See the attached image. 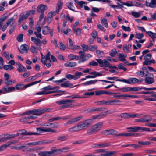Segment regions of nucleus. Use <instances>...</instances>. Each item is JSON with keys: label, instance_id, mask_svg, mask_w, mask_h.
Returning a JSON list of instances; mask_svg holds the SVG:
<instances>
[{"label": "nucleus", "instance_id": "obj_14", "mask_svg": "<svg viewBox=\"0 0 156 156\" xmlns=\"http://www.w3.org/2000/svg\"><path fill=\"white\" fill-rule=\"evenodd\" d=\"M106 109L105 107H93L88 108L87 111L89 113H91L95 112H101L104 111Z\"/></svg>", "mask_w": 156, "mask_h": 156}, {"label": "nucleus", "instance_id": "obj_51", "mask_svg": "<svg viewBox=\"0 0 156 156\" xmlns=\"http://www.w3.org/2000/svg\"><path fill=\"white\" fill-rule=\"evenodd\" d=\"M96 53L98 57H102L104 55V53L103 51L100 50H96Z\"/></svg>", "mask_w": 156, "mask_h": 156}, {"label": "nucleus", "instance_id": "obj_20", "mask_svg": "<svg viewBox=\"0 0 156 156\" xmlns=\"http://www.w3.org/2000/svg\"><path fill=\"white\" fill-rule=\"evenodd\" d=\"M16 65L18 66L17 70L20 73H22L23 72H26L27 71L26 68L22 66L20 63L17 62Z\"/></svg>", "mask_w": 156, "mask_h": 156}, {"label": "nucleus", "instance_id": "obj_10", "mask_svg": "<svg viewBox=\"0 0 156 156\" xmlns=\"http://www.w3.org/2000/svg\"><path fill=\"white\" fill-rule=\"evenodd\" d=\"M33 115H40L43 114L49 111L48 108L35 109L33 110Z\"/></svg>", "mask_w": 156, "mask_h": 156}, {"label": "nucleus", "instance_id": "obj_40", "mask_svg": "<svg viewBox=\"0 0 156 156\" xmlns=\"http://www.w3.org/2000/svg\"><path fill=\"white\" fill-rule=\"evenodd\" d=\"M133 6L143 8L144 7V5L141 3L134 1L133 2Z\"/></svg>", "mask_w": 156, "mask_h": 156}, {"label": "nucleus", "instance_id": "obj_7", "mask_svg": "<svg viewBox=\"0 0 156 156\" xmlns=\"http://www.w3.org/2000/svg\"><path fill=\"white\" fill-rule=\"evenodd\" d=\"M35 13V11L34 10L25 12L20 15L19 20L26 19L30 15L34 14Z\"/></svg>", "mask_w": 156, "mask_h": 156}, {"label": "nucleus", "instance_id": "obj_50", "mask_svg": "<svg viewBox=\"0 0 156 156\" xmlns=\"http://www.w3.org/2000/svg\"><path fill=\"white\" fill-rule=\"evenodd\" d=\"M67 6L69 8V9L74 11V7L73 5V3L71 2H69L67 4Z\"/></svg>", "mask_w": 156, "mask_h": 156}, {"label": "nucleus", "instance_id": "obj_34", "mask_svg": "<svg viewBox=\"0 0 156 156\" xmlns=\"http://www.w3.org/2000/svg\"><path fill=\"white\" fill-rule=\"evenodd\" d=\"M118 56L119 60L122 61L125 60V58L127 57V55H124L121 53H118Z\"/></svg>", "mask_w": 156, "mask_h": 156}, {"label": "nucleus", "instance_id": "obj_59", "mask_svg": "<svg viewBox=\"0 0 156 156\" xmlns=\"http://www.w3.org/2000/svg\"><path fill=\"white\" fill-rule=\"evenodd\" d=\"M132 15L135 18L139 17L140 16V14L139 12L132 11Z\"/></svg>", "mask_w": 156, "mask_h": 156}, {"label": "nucleus", "instance_id": "obj_25", "mask_svg": "<svg viewBox=\"0 0 156 156\" xmlns=\"http://www.w3.org/2000/svg\"><path fill=\"white\" fill-rule=\"evenodd\" d=\"M63 5V2L61 0H59L57 3L56 12L58 13L59 10L62 9Z\"/></svg>", "mask_w": 156, "mask_h": 156}, {"label": "nucleus", "instance_id": "obj_45", "mask_svg": "<svg viewBox=\"0 0 156 156\" xmlns=\"http://www.w3.org/2000/svg\"><path fill=\"white\" fill-rule=\"evenodd\" d=\"M146 33L151 38H156V34L151 31H146Z\"/></svg>", "mask_w": 156, "mask_h": 156}, {"label": "nucleus", "instance_id": "obj_23", "mask_svg": "<svg viewBox=\"0 0 156 156\" xmlns=\"http://www.w3.org/2000/svg\"><path fill=\"white\" fill-rule=\"evenodd\" d=\"M92 57V55L90 54H88L84 55L83 59L81 60H80L78 62L79 63H80L82 62H83L86 60H88L90 58Z\"/></svg>", "mask_w": 156, "mask_h": 156}, {"label": "nucleus", "instance_id": "obj_30", "mask_svg": "<svg viewBox=\"0 0 156 156\" xmlns=\"http://www.w3.org/2000/svg\"><path fill=\"white\" fill-rule=\"evenodd\" d=\"M73 0L74 2L77 4L81 8L83 7V5H85L87 4V2L83 1H79L77 0Z\"/></svg>", "mask_w": 156, "mask_h": 156}, {"label": "nucleus", "instance_id": "obj_55", "mask_svg": "<svg viewBox=\"0 0 156 156\" xmlns=\"http://www.w3.org/2000/svg\"><path fill=\"white\" fill-rule=\"evenodd\" d=\"M61 119V117L57 116L49 119L48 120L49 122H51L55 121Z\"/></svg>", "mask_w": 156, "mask_h": 156}, {"label": "nucleus", "instance_id": "obj_64", "mask_svg": "<svg viewBox=\"0 0 156 156\" xmlns=\"http://www.w3.org/2000/svg\"><path fill=\"white\" fill-rule=\"evenodd\" d=\"M136 73L137 75L140 77H143L145 75V73H144V71H143L141 70L138 71Z\"/></svg>", "mask_w": 156, "mask_h": 156}, {"label": "nucleus", "instance_id": "obj_39", "mask_svg": "<svg viewBox=\"0 0 156 156\" xmlns=\"http://www.w3.org/2000/svg\"><path fill=\"white\" fill-rule=\"evenodd\" d=\"M121 2H120L123 5H126L128 7L133 6V2L132 1H127L126 2H123L121 0Z\"/></svg>", "mask_w": 156, "mask_h": 156}, {"label": "nucleus", "instance_id": "obj_21", "mask_svg": "<svg viewBox=\"0 0 156 156\" xmlns=\"http://www.w3.org/2000/svg\"><path fill=\"white\" fill-rule=\"evenodd\" d=\"M103 72L101 71L100 72L94 71L91 72L89 74L92 75V76L93 77L92 78H95L98 76H101L103 75L102 73Z\"/></svg>", "mask_w": 156, "mask_h": 156}, {"label": "nucleus", "instance_id": "obj_13", "mask_svg": "<svg viewBox=\"0 0 156 156\" xmlns=\"http://www.w3.org/2000/svg\"><path fill=\"white\" fill-rule=\"evenodd\" d=\"M29 49V46L26 44H22L20 47V49H19L20 52L22 54L24 53H27Z\"/></svg>", "mask_w": 156, "mask_h": 156}, {"label": "nucleus", "instance_id": "obj_3", "mask_svg": "<svg viewBox=\"0 0 156 156\" xmlns=\"http://www.w3.org/2000/svg\"><path fill=\"white\" fill-rule=\"evenodd\" d=\"M115 109L112 110H109L104 112V113H101L99 114L94 115L92 117L93 120L99 119L106 116L108 114H111L115 112Z\"/></svg>", "mask_w": 156, "mask_h": 156}, {"label": "nucleus", "instance_id": "obj_27", "mask_svg": "<svg viewBox=\"0 0 156 156\" xmlns=\"http://www.w3.org/2000/svg\"><path fill=\"white\" fill-rule=\"evenodd\" d=\"M80 130L77 124L76 126H74L70 128L69 129L68 131L72 133L75 132L79 131Z\"/></svg>", "mask_w": 156, "mask_h": 156}, {"label": "nucleus", "instance_id": "obj_35", "mask_svg": "<svg viewBox=\"0 0 156 156\" xmlns=\"http://www.w3.org/2000/svg\"><path fill=\"white\" fill-rule=\"evenodd\" d=\"M50 30L48 26H44V28L42 30V34L44 35H46L50 33Z\"/></svg>", "mask_w": 156, "mask_h": 156}, {"label": "nucleus", "instance_id": "obj_15", "mask_svg": "<svg viewBox=\"0 0 156 156\" xmlns=\"http://www.w3.org/2000/svg\"><path fill=\"white\" fill-rule=\"evenodd\" d=\"M151 117L149 115H146L143 118L136 119V122H140L144 123L148 122L151 120Z\"/></svg>", "mask_w": 156, "mask_h": 156}, {"label": "nucleus", "instance_id": "obj_5", "mask_svg": "<svg viewBox=\"0 0 156 156\" xmlns=\"http://www.w3.org/2000/svg\"><path fill=\"white\" fill-rule=\"evenodd\" d=\"M127 129H129V131L136 132L138 131L143 132L148 131L150 132L151 130L150 128L145 127H140L135 126L134 127H129Z\"/></svg>", "mask_w": 156, "mask_h": 156}, {"label": "nucleus", "instance_id": "obj_11", "mask_svg": "<svg viewBox=\"0 0 156 156\" xmlns=\"http://www.w3.org/2000/svg\"><path fill=\"white\" fill-rule=\"evenodd\" d=\"M153 75L152 74H147V76H145V78L144 81L145 83L147 84H151L154 82V80L153 77Z\"/></svg>", "mask_w": 156, "mask_h": 156}, {"label": "nucleus", "instance_id": "obj_29", "mask_svg": "<svg viewBox=\"0 0 156 156\" xmlns=\"http://www.w3.org/2000/svg\"><path fill=\"white\" fill-rule=\"evenodd\" d=\"M98 80H91L82 83V85L83 86H87L91 84H94L98 82Z\"/></svg>", "mask_w": 156, "mask_h": 156}, {"label": "nucleus", "instance_id": "obj_61", "mask_svg": "<svg viewBox=\"0 0 156 156\" xmlns=\"http://www.w3.org/2000/svg\"><path fill=\"white\" fill-rule=\"evenodd\" d=\"M98 35V33L97 31L94 30H93L91 34V36L93 38H96L97 37Z\"/></svg>", "mask_w": 156, "mask_h": 156}, {"label": "nucleus", "instance_id": "obj_26", "mask_svg": "<svg viewBox=\"0 0 156 156\" xmlns=\"http://www.w3.org/2000/svg\"><path fill=\"white\" fill-rule=\"evenodd\" d=\"M95 104L99 105H108V100H104L101 101H98L94 102Z\"/></svg>", "mask_w": 156, "mask_h": 156}, {"label": "nucleus", "instance_id": "obj_18", "mask_svg": "<svg viewBox=\"0 0 156 156\" xmlns=\"http://www.w3.org/2000/svg\"><path fill=\"white\" fill-rule=\"evenodd\" d=\"M121 102V101L118 100H108V105H119L120 104Z\"/></svg>", "mask_w": 156, "mask_h": 156}, {"label": "nucleus", "instance_id": "obj_44", "mask_svg": "<svg viewBox=\"0 0 156 156\" xmlns=\"http://www.w3.org/2000/svg\"><path fill=\"white\" fill-rule=\"evenodd\" d=\"M66 136L65 135H62L58 137L57 138V140L58 141L62 142L66 141Z\"/></svg>", "mask_w": 156, "mask_h": 156}, {"label": "nucleus", "instance_id": "obj_57", "mask_svg": "<svg viewBox=\"0 0 156 156\" xmlns=\"http://www.w3.org/2000/svg\"><path fill=\"white\" fill-rule=\"evenodd\" d=\"M11 23V21L10 20H9L7 23L6 24L3 25L2 27V29L3 31H4L6 29L7 27L9 25L10 23Z\"/></svg>", "mask_w": 156, "mask_h": 156}, {"label": "nucleus", "instance_id": "obj_42", "mask_svg": "<svg viewBox=\"0 0 156 156\" xmlns=\"http://www.w3.org/2000/svg\"><path fill=\"white\" fill-rule=\"evenodd\" d=\"M39 20L37 23L35 29L37 32V33H40L41 30V28L40 27L41 21Z\"/></svg>", "mask_w": 156, "mask_h": 156}, {"label": "nucleus", "instance_id": "obj_28", "mask_svg": "<svg viewBox=\"0 0 156 156\" xmlns=\"http://www.w3.org/2000/svg\"><path fill=\"white\" fill-rule=\"evenodd\" d=\"M51 86L48 85L46 87H45L43 88L42 89L43 90V91L45 93H47L46 95L51 94V93H53V92L48 91V90H51Z\"/></svg>", "mask_w": 156, "mask_h": 156}, {"label": "nucleus", "instance_id": "obj_60", "mask_svg": "<svg viewBox=\"0 0 156 156\" xmlns=\"http://www.w3.org/2000/svg\"><path fill=\"white\" fill-rule=\"evenodd\" d=\"M142 114H137L129 113V118H134L140 116Z\"/></svg>", "mask_w": 156, "mask_h": 156}, {"label": "nucleus", "instance_id": "obj_38", "mask_svg": "<svg viewBox=\"0 0 156 156\" xmlns=\"http://www.w3.org/2000/svg\"><path fill=\"white\" fill-rule=\"evenodd\" d=\"M61 86L62 87H70L73 86V84L70 83L68 82H64L61 84Z\"/></svg>", "mask_w": 156, "mask_h": 156}, {"label": "nucleus", "instance_id": "obj_63", "mask_svg": "<svg viewBox=\"0 0 156 156\" xmlns=\"http://www.w3.org/2000/svg\"><path fill=\"white\" fill-rule=\"evenodd\" d=\"M23 34H21L18 35L17 37V39L19 42L23 41Z\"/></svg>", "mask_w": 156, "mask_h": 156}, {"label": "nucleus", "instance_id": "obj_41", "mask_svg": "<svg viewBox=\"0 0 156 156\" xmlns=\"http://www.w3.org/2000/svg\"><path fill=\"white\" fill-rule=\"evenodd\" d=\"M118 91H122L123 92L130 91V87H122L119 88Z\"/></svg>", "mask_w": 156, "mask_h": 156}, {"label": "nucleus", "instance_id": "obj_12", "mask_svg": "<svg viewBox=\"0 0 156 156\" xmlns=\"http://www.w3.org/2000/svg\"><path fill=\"white\" fill-rule=\"evenodd\" d=\"M101 133L105 135H113L116 136L117 132L114 129H107L102 131Z\"/></svg>", "mask_w": 156, "mask_h": 156}, {"label": "nucleus", "instance_id": "obj_16", "mask_svg": "<svg viewBox=\"0 0 156 156\" xmlns=\"http://www.w3.org/2000/svg\"><path fill=\"white\" fill-rule=\"evenodd\" d=\"M56 103L58 105H63L60 108V109L69 107L70 106L69 105H66V100H62L57 101L56 102Z\"/></svg>", "mask_w": 156, "mask_h": 156}, {"label": "nucleus", "instance_id": "obj_8", "mask_svg": "<svg viewBox=\"0 0 156 156\" xmlns=\"http://www.w3.org/2000/svg\"><path fill=\"white\" fill-rule=\"evenodd\" d=\"M96 60L98 62L100 66L101 67H108L110 65V63L105 59L102 60L100 58H98L96 59Z\"/></svg>", "mask_w": 156, "mask_h": 156}, {"label": "nucleus", "instance_id": "obj_4", "mask_svg": "<svg viewBox=\"0 0 156 156\" xmlns=\"http://www.w3.org/2000/svg\"><path fill=\"white\" fill-rule=\"evenodd\" d=\"M47 6L44 4H40L37 7V11L39 13H41L39 20H42L44 17V11L47 9Z\"/></svg>", "mask_w": 156, "mask_h": 156}, {"label": "nucleus", "instance_id": "obj_1", "mask_svg": "<svg viewBox=\"0 0 156 156\" xmlns=\"http://www.w3.org/2000/svg\"><path fill=\"white\" fill-rule=\"evenodd\" d=\"M103 125V122H102L96 123L87 130V133L89 135L96 133L100 130Z\"/></svg>", "mask_w": 156, "mask_h": 156}, {"label": "nucleus", "instance_id": "obj_62", "mask_svg": "<svg viewBox=\"0 0 156 156\" xmlns=\"http://www.w3.org/2000/svg\"><path fill=\"white\" fill-rule=\"evenodd\" d=\"M144 37L143 33H137L135 34V38L138 39H141Z\"/></svg>", "mask_w": 156, "mask_h": 156}, {"label": "nucleus", "instance_id": "obj_58", "mask_svg": "<svg viewBox=\"0 0 156 156\" xmlns=\"http://www.w3.org/2000/svg\"><path fill=\"white\" fill-rule=\"evenodd\" d=\"M55 13L56 12L55 11L49 12L48 14L47 19L51 18L53 16L55 15Z\"/></svg>", "mask_w": 156, "mask_h": 156}, {"label": "nucleus", "instance_id": "obj_46", "mask_svg": "<svg viewBox=\"0 0 156 156\" xmlns=\"http://www.w3.org/2000/svg\"><path fill=\"white\" fill-rule=\"evenodd\" d=\"M3 68L6 70H11L14 69V67L11 65H5Z\"/></svg>", "mask_w": 156, "mask_h": 156}, {"label": "nucleus", "instance_id": "obj_22", "mask_svg": "<svg viewBox=\"0 0 156 156\" xmlns=\"http://www.w3.org/2000/svg\"><path fill=\"white\" fill-rule=\"evenodd\" d=\"M109 144L108 143L97 144L94 145L93 147L94 148H102L108 147Z\"/></svg>", "mask_w": 156, "mask_h": 156}, {"label": "nucleus", "instance_id": "obj_54", "mask_svg": "<svg viewBox=\"0 0 156 156\" xmlns=\"http://www.w3.org/2000/svg\"><path fill=\"white\" fill-rule=\"evenodd\" d=\"M89 50L92 51H94L95 50H96L98 49V47L96 45H90L89 46Z\"/></svg>", "mask_w": 156, "mask_h": 156}, {"label": "nucleus", "instance_id": "obj_48", "mask_svg": "<svg viewBox=\"0 0 156 156\" xmlns=\"http://www.w3.org/2000/svg\"><path fill=\"white\" fill-rule=\"evenodd\" d=\"M16 82L15 80H7L5 82V84L9 85H12Z\"/></svg>", "mask_w": 156, "mask_h": 156}, {"label": "nucleus", "instance_id": "obj_31", "mask_svg": "<svg viewBox=\"0 0 156 156\" xmlns=\"http://www.w3.org/2000/svg\"><path fill=\"white\" fill-rule=\"evenodd\" d=\"M37 132H39L40 133L47 132L48 128L46 127H41L37 128L36 129Z\"/></svg>", "mask_w": 156, "mask_h": 156}, {"label": "nucleus", "instance_id": "obj_17", "mask_svg": "<svg viewBox=\"0 0 156 156\" xmlns=\"http://www.w3.org/2000/svg\"><path fill=\"white\" fill-rule=\"evenodd\" d=\"M19 131H20V130H19ZM20 131H21V134L22 135H34L37 136L40 135V134L38 133L33 132H28L25 130H20Z\"/></svg>", "mask_w": 156, "mask_h": 156}, {"label": "nucleus", "instance_id": "obj_19", "mask_svg": "<svg viewBox=\"0 0 156 156\" xmlns=\"http://www.w3.org/2000/svg\"><path fill=\"white\" fill-rule=\"evenodd\" d=\"M31 40L36 46H40L41 45V41L39 39L37 38L34 37H32L31 38Z\"/></svg>", "mask_w": 156, "mask_h": 156}, {"label": "nucleus", "instance_id": "obj_33", "mask_svg": "<svg viewBox=\"0 0 156 156\" xmlns=\"http://www.w3.org/2000/svg\"><path fill=\"white\" fill-rule=\"evenodd\" d=\"M83 73L81 72H76L75 73L74 76V80H76L80 78V76L83 75Z\"/></svg>", "mask_w": 156, "mask_h": 156}, {"label": "nucleus", "instance_id": "obj_53", "mask_svg": "<svg viewBox=\"0 0 156 156\" xmlns=\"http://www.w3.org/2000/svg\"><path fill=\"white\" fill-rule=\"evenodd\" d=\"M72 99H75V98H87L86 97H80L78 94H75V95H73L69 96Z\"/></svg>", "mask_w": 156, "mask_h": 156}, {"label": "nucleus", "instance_id": "obj_2", "mask_svg": "<svg viewBox=\"0 0 156 156\" xmlns=\"http://www.w3.org/2000/svg\"><path fill=\"white\" fill-rule=\"evenodd\" d=\"M92 121L91 119H87L79 122L78 125L80 130L87 129L92 123Z\"/></svg>", "mask_w": 156, "mask_h": 156}, {"label": "nucleus", "instance_id": "obj_9", "mask_svg": "<svg viewBox=\"0 0 156 156\" xmlns=\"http://www.w3.org/2000/svg\"><path fill=\"white\" fill-rule=\"evenodd\" d=\"M83 116L82 115H80L75 118L71 119H70L67 121L65 123L64 125L65 126H66L68 125L75 124V123H76L82 119L83 118Z\"/></svg>", "mask_w": 156, "mask_h": 156}, {"label": "nucleus", "instance_id": "obj_52", "mask_svg": "<svg viewBox=\"0 0 156 156\" xmlns=\"http://www.w3.org/2000/svg\"><path fill=\"white\" fill-rule=\"evenodd\" d=\"M81 46L84 52L87 51L89 49V46L86 45L85 44H81Z\"/></svg>", "mask_w": 156, "mask_h": 156}, {"label": "nucleus", "instance_id": "obj_37", "mask_svg": "<svg viewBox=\"0 0 156 156\" xmlns=\"http://www.w3.org/2000/svg\"><path fill=\"white\" fill-rule=\"evenodd\" d=\"M148 6L152 8H156V0H151Z\"/></svg>", "mask_w": 156, "mask_h": 156}, {"label": "nucleus", "instance_id": "obj_43", "mask_svg": "<svg viewBox=\"0 0 156 156\" xmlns=\"http://www.w3.org/2000/svg\"><path fill=\"white\" fill-rule=\"evenodd\" d=\"M117 50L115 49H113L111 50L109 52V55L112 57H114L115 56V55L117 54Z\"/></svg>", "mask_w": 156, "mask_h": 156}, {"label": "nucleus", "instance_id": "obj_24", "mask_svg": "<svg viewBox=\"0 0 156 156\" xmlns=\"http://www.w3.org/2000/svg\"><path fill=\"white\" fill-rule=\"evenodd\" d=\"M76 63L74 62H66L64 64V66L68 67H73L76 65Z\"/></svg>", "mask_w": 156, "mask_h": 156}, {"label": "nucleus", "instance_id": "obj_56", "mask_svg": "<svg viewBox=\"0 0 156 156\" xmlns=\"http://www.w3.org/2000/svg\"><path fill=\"white\" fill-rule=\"evenodd\" d=\"M23 85L24 84L23 83L18 84L16 85V88L17 90H22L23 88Z\"/></svg>", "mask_w": 156, "mask_h": 156}, {"label": "nucleus", "instance_id": "obj_32", "mask_svg": "<svg viewBox=\"0 0 156 156\" xmlns=\"http://www.w3.org/2000/svg\"><path fill=\"white\" fill-rule=\"evenodd\" d=\"M68 59L70 60H73L75 59L76 60H78L79 59V57L78 56L75 55L73 54H70L68 56Z\"/></svg>", "mask_w": 156, "mask_h": 156}, {"label": "nucleus", "instance_id": "obj_49", "mask_svg": "<svg viewBox=\"0 0 156 156\" xmlns=\"http://www.w3.org/2000/svg\"><path fill=\"white\" fill-rule=\"evenodd\" d=\"M2 137L0 139V142H5L8 140L7 136H5V134L1 136Z\"/></svg>", "mask_w": 156, "mask_h": 156}, {"label": "nucleus", "instance_id": "obj_47", "mask_svg": "<svg viewBox=\"0 0 156 156\" xmlns=\"http://www.w3.org/2000/svg\"><path fill=\"white\" fill-rule=\"evenodd\" d=\"M69 45L67 46V48L72 50L73 47V42L72 41V39L70 38L69 39Z\"/></svg>", "mask_w": 156, "mask_h": 156}, {"label": "nucleus", "instance_id": "obj_6", "mask_svg": "<svg viewBox=\"0 0 156 156\" xmlns=\"http://www.w3.org/2000/svg\"><path fill=\"white\" fill-rule=\"evenodd\" d=\"M120 82H123L125 83L130 84L131 83H138V79L136 78H130L127 80L124 79H122V80H118Z\"/></svg>", "mask_w": 156, "mask_h": 156}, {"label": "nucleus", "instance_id": "obj_36", "mask_svg": "<svg viewBox=\"0 0 156 156\" xmlns=\"http://www.w3.org/2000/svg\"><path fill=\"white\" fill-rule=\"evenodd\" d=\"M52 154L51 152L42 151L38 153V155L40 156H49Z\"/></svg>", "mask_w": 156, "mask_h": 156}]
</instances>
